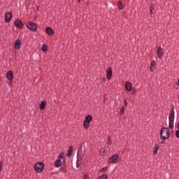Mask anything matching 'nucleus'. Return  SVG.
Returning a JSON list of instances; mask_svg holds the SVG:
<instances>
[{
    "label": "nucleus",
    "instance_id": "f257e3e1",
    "mask_svg": "<svg viewBox=\"0 0 179 179\" xmlns=\"http://www.w3.org/2000/svg\"><path fill=\"white\" fill-rule=\"evenodd\" d=\"M161 138L166 141L170 136V131L168 127H163L160 131Z\"/></svg>",
    "mask_w": 179,
    "mask_h": 179
},
{
    "label": "nucleus",
    "instance_id": "f03ea898",
    "mask_svg": "<svg viewBox=\"0 0 179 179\" xmlns=\"http://www.w3.org/2000/svg\"><path fill=\"white\" fill-rule=\"evenodd\" d=\"M174 116H175V111L173 110H172L171 111V114H169V128L171 129H173L174 126Z\"/></svg>",
    "mask_w": 179,
    "mask_h": 179
},
{
    "label": "nucleus",
    "instance_id": "7ed1b4c3",
    "mask_svg": "<svg viewBox=\"0 0 179 179\" xmlns=\"http://www.w3.org/2000/svg\"><path fill=\"white\" fill-rule=\"evenodd\" d=\"M44 164L42 162H38L34 165V169L37 173H41L43 170Z\"/></svg>",
    "mask_w": 179,
    "mask_h": 179
},
{
    "label": "nucleus",
    "instance_id": "20e7f679",
    "mask_svg": "<svg viewBox=\"0 0 179 179\" xmlns=\"http://www.w3.org/2000/svg\"><path fill=\"white\" fill-rule=\"evenodd\" d=\"M26 26H27V28H28L31 31H36L37 26L34 22H29L27 23Z\"/></svg>",
    "mask_w": 179,
    "mask_h": 179
},
{
    "label": "nucleus",
    "instance_id": "39448f33",
    "mask_svg": "<svg viewBox=\"0 0 179 179\" xmlns=\"http://www.w3.org/2000/svg\"><path fill=\"white\" fill-rule=\"evenodd\" d=\"M118 155L117 154L113 155L108 160V163L117 164L118 162Z\"/></svg>",
    "mask_w": 179,
    "mask_h": 179
},
{
    "label": "nucleus",
    "instance_id": "423d86ee",
    "mask_svg": "<svg viewBox=\"0 0 179 179\" xmlns=\"http://www.w3.org/2000/svg\"><path fill=\"white\" fill-rule=\"evenodd\" d=\"M15 27L18 29H22L23 27V24L22 23V21L20 20H17L14 22Z\"/></svg>",
    "mask_w": 179,
    "mask_h": 179
},
{
    "label": "nucleus",
    "instance_id": "0eeeda50",
    "mask_svg": "<svg viewBox=\"0 0 179 179\" xmlns=\"http://www.w3.org/2000/svg\"><path fill=\"white\" fill-rule=\"evenodd\" d=\"M12 19V14L10 13H6L5 15V20L6 23H9Z\"/></svg>",
    "mask_w": 179,
    "mask_h": 179
},
{
    "label": "nucleus",
    "instance_id": "6e6552de",
    "mask_svg": "<svg viewBox=\"0 0 179 179\" xmlns=\"http://www.w3.org/2000/svg\"><path fill=\"white\" fill-rule=\"evenodd\" d=\"M45 32L49 36H52L54 34V31L50 27H46Z\"/></svg>",
    "mask_w": 179,
    "mask_h": 179
},
{
    "label": "nucleus",
    "instance_id": "1a4fd4ad",
    "mask_svg": "<svg viewBox=\"0 0 179 179\" xmlns=\"http://www.w3.org/2000/svg\"><path fill=\"white\" fill-rule=\"evenodd\" d=\"M157 55L159 58H162L164 56V53H163V49L162 47H158L157 48Z\"/></svg>",
    "mask_w": 179,
    "mask_h": 179
},
{
    "label": "nucleus",
    "instance_id": "9d476101",
    "mask_svg": "<svg viewBox=\"0 0 179 179\" xmlns=\"http://www.w3.org/2000/svg\"><path fill=\"white\" fill-rule=\"evenodd\" d=\"M125 88L127 91L130 92L132 90V84L129 81H127L125 83Z\"/></svg>",
    "mask_w": 179,
    "mask_h": 179
},
{
    "label": "nucleus",
    "instance_id": "9b49d317",
    "mask_svg": "<svg viewBox=\"0 0 179 179\" xmlns=\"http://www.w3.org/2000/svg\"><path fill=\"white\" fill-rule=\"evenodd\" d=\"M106 73H107V78H108V80H110L111 78H112V69H111L110 67H109L107 69Z\"/></svg>",
    "mask_w": 179,
    "mask_h": 179
},
{
    "label": "nucleus",
    "instance_id": "f8f14e48",
    "mask_svg": "<svg viewBox=\"0 0 179 179\" xmlns=\"http://www.w3.org/2000/svg\"><path fill=\"white\" fill-rule=\"evenodd\" d=\"M6 78H8V80H12L13 78V74L11 71H8V73H6Z\"/></svg>",
    "mask_w": 179,
    "mask_h": 179
},
{
    "label": "nucleus",
    "instance_id": "ddd939ff",
    "mask_svg": "<svg viewBox=\"0 0 179 179\" xmlns=\"http://www.w3.org/2000/svg\"><path fill=\"white\" fill-rule=\"evenodd\" d=\"M20 45H21V41L20 39H17L15 43V50L20 49Z\"/></svg>",
    "mask_w": 179,
    "mask_h": 179
},
{
    "label": "nucleus",
    "instance_id": "4468645a",
    "mask_svg": "<svg viewBox=\"0 0 179 179\" xmlns=\"http://www.w3.org/2000/svg\"><path fill=\"white\" fill-rule=\"evenodd\" d=\"M62 166V161L61 159H57L55 161V166L57 167V168H59Z\"/></svg>",
    "mask_w": 179,
    "mask_h": 179
},
{
    "label": "nucleus",
    "instance_id": "2eb2a0df",
    "mask_svg": "<svg viewBox=\"0 0 179 179\" xmlns=\"http://www.w3.org/2000/svg\"><path fill=\"white\" fill-rule=\"evenodd\" d=\"M92 115H88L86 116L85 121L90 123V122H92Z\"/></svg>",
    "mask_w": 179,
    "mask_h": 179
},
{
    "label": "nucleus",
    "instance_id": "dca6fc26",
    "mask_svg": "<svg viewBox=\"0 0 179 179\" xmlns=\"http://www.w3.org/2000/svg\"><path fill=\"white\" fill-rule=\"evenodd\" d=\"M46 106L45 101H42L41 105H40V109L41 110H44Z\"/></svg>",
    "mask_w": 179,
    "mask_h": 179
},
{
    "label": "nucleus",
    "instance_id": "f3484780",
    "mask_svg": "<svg viewBox=\"0 0 179 179\" xmlns=\"http://www.w3.org/2000/svg\"><path fill=\"white\" fill-rule=\"evenodd\" d=\"M83 126H84L85 129H88L90 127V122L85 120L83 122Z\"/></svg>",
    "mask_w": 179,
    "mask_h": 179
},
{
    "label": "nucleus",
    "instance_id": "a211bd4d",
    "mask_svg": "<svg viewBox=\"0 0 179 179\" xmlns=\"http://www.w3.org/2000/svg\"><path fill=\"white\" fill-rule=\"evenodd\" d=\"M155 66V61H152L151 64H150V70H151V71H154Z\"/></svg>",
    "mask_w": 179,
    "mask_h": 179
},
{
    "label": "nucleus",
    "instance_id": "6ab92c4d",
    "mask_svg": "<svg viewBox=\"0 0 179 179\" xmlns=\"http://www.w3.org/2000/svg\"><path fill=\"white\" fill-rule=\"evenodd\" d=\"M73 151V147L70 146L67 152V156L70 157L71 155V152Z\"/></svg>",
    "mask_w": 179,
    "mask_h": 179
},
{
    "label": "nucleus",
    "instance_id": "aec40b11",
    "mask_svg": "<svg viewBox=\"0 0 179 179\" xmlns=\"http://www.w3.org/2000/svg\"><path fill=\"white\" fill-rule=\"evenodd\" d=\"M117 7L119 10H122L123 6L121 1H118L117 3Z\"/></svg>",
    "mask_w": 179,
    "mask_h": 179
},
{
    "label": "nucleus",
    "instance_id": "412c9836",
    "mask_svg": "<svg viewBox=\"0 0 179 179\" xmlns=\"http://www.w3.org/2000/svg\"><path fill=\"white\" fill-rule=\"evenodd\" d=\"M174 87L176 90H179V78H178V82L175 84Z\"/></svg>",
    "mask_w": 179,
    "mask_h": 179
},
{
    "label": "nucleus",
    "instance_id": "4be33fe9",
    "mask_svg": "<svg viewBox=\"0 0 179 179\" xmlns=\"http://www.w3.org/2000/svg\"><path fill=\"white\" fill-rule=\"evenodd\" d=\"M108 176L106 174H103L102 176H99L98 179H106Z\"/></svg>",
    "mask_w": 179,
    "mask_h": 179
},
{
    "label": "nucleus",
    "instance_id": "5701e85b",
    "mask_svg": "<svg viewBox=\"0 0 179 179\" xmlns=\"http://www.w3.org/2000/svg\"><path fill=\"white\" fill-rule=\"evenodd\" d=\"M42 50H43V52H46V51L48 50V47H47V45H43V46H42Z\"/></svg>",
    "mask_w": 179,
    "mask_h": 179
},
{
    "label": "nucleus",
    "instance_id": "b1692460",
    "mask_svg": "<svg viewBox=\"0 0 179 179\" xmlns=\"http://www.w3.org/2000/svg\"><path fill=\"white\" fill-rule=\"evenodd\" d=\"M106 152V149H104V148L100 149V153L101 155H104Z\"/></svg>",
    "mask_w": 179,
    "mask_h": 179
},
{
    "label": "nucleus",
    "instance_id": "393cba45",
    "mask_svg": "<svg viewBox=\"0 0 179 179\" xmlns=\"http://www.w3.org/2000/svg\"><path fill=\"white\" fill-rule=\"evenodd\" d=\"M158 150H159L158 146L154 147V155H157V152Z\"/></svg>",
    "mask_w": 179,
    "mask_h": 179
},
{
    "label": "nucleus",
    "instance_id": "a878e982",
    "mask_svg": "<svg viewBox=\"0 0 179 179\" xmlns=\"http://www.w3.org/2000/svg\"><path fill=\"white\" fill-rule=\"evenodd\" d=\"M124 107L122 106V107L121 108V110H120V115H124Z\"/></svg>",
    "mask_w": 179,
    "mask_h": 179
},
{
    "label": "nucleus",
    "instance_id": "bb28decb",
    "mask_svg": "<svg viewBox=\"0 0 179 179\" xmlns=\"http://www.w3.org/2000/svg\"><path fill=\"white\" fill-rule=\"evenodd\" d=\"M107 169H108L107 167H103V168L101 169V172L106 171Z\"/></svg>",
    "mask_w": 179,
    "mask_h": 179
},
{
    "label": "nucleus",
    "instance_id": "cd10ccee",
    "mask_svg": "<svg viewBox=\"0 0 179 179\" xmlns=\"http://www.w3.org/2000/svg\"><path fill=\"white\" fill-rule=\"evenodd\" d=\"M83 179H89L88 175H87V174H85V175L83 176Z\"/></svg>",
    "mask_w": 179,
    "mask_h": 179
},
{
    "label": "nucleus",
    "instance_id": "c85d7f7f",
    "mask_svg": "<svg viewBox=\"0 0 179 179\" xmlns=\"http://www.w3.org/2000/svg\"><path fill=\"white\" fill-rule=\"evenodd\" d=\"M153 10H154V7L153 6H150V13L151 14L153 13Z\"/></svg>",
    "mask_w": 179,
    "mask_h": 179
},
{
    "label": "nucleus",
    "instance_id": "c756f323",
    "mask_svg": "<svg viewBox=\"0 0 179 179\" xmlns=\"http://www.w3.org/2000/svg\"><path fill=\"white\" fill-rule=\"evenodd\" d=\"M176 134L177 138H179V129H178V130L176 131Z\"/></svg>",
    "mask_w": 179,
    "mask_h": 179
},
{
    "label": "nucleus",
    "instance_id": "7c9ffc66",
    "mask_svg": "<svg viewBox=\"0 0 179 179\" xmlns=\"http://www.w3.org/2000/svg\"><path fill=\"white\" fill-rule=\"evenodd\" d=\"M108 145H110V144H111V141H110V137H108Z\"/></svg>",
    "mask_w": 179,
    "mask_h": 179
},
{
    "label": "nucleus",
    "instance_id": "2f4dec72",
    "mask_svg": "<svg viewBox=\"0 0 179 179\" xmlns=\"http://www.w3.org/2000/svg\"><path fill=\"white\" fill-rule=\"evenodd\" d=\"M136 94V90H132V94Z\"/></svg>",
    "mask_w": 179,
    "mask_h": 179
},
{
    "label": "nucleus",
    "instance_id": "473e14b6",
    "mask_svg": "<svg viewBox=\"0 0 179 179\" xmlns=\"http://www.w3.org/2000/svg\"><path fill=\"white\" fill-rule=\"evenodd\" d=\"M124 105H125V106H127V103L126 100L124 101Z\"/></svg>",
    "mask_w": 179,
    "mask_h": 179
},
{
    "label": "nucleus",
    "instance_id": "72a5a7b5",
    "mask_svg": "<svg viewBox=\"0 0 179 179\" xmlns=\"http://www.w3.org/2000/svg\"><path fill=\"white\" fill-rule=\"evenodd\" d=\"M59 157H60V158H63V154H60V155H59Z\"/></svg>",
    "mask_w": 179,
    "mask_h": 179
},
{
    "label": "nucleus",
    "instance_id": "f704fd0d",
    "mask_svg": "<svg viewBox=\"0 0 179 179\" xmlns=\"http://www.w3.org/2000/svg\"><path fill=\"white\" fill-rule=\"evenodd\" d=\"M177 127H178V130H179V122H178V123Z\"/></svg>",
    "mask_w": 179,
    "mask_h": 179
},
{
    "label": "nucleus",
    "instance_id": "c9c22d12",
    "mask_svg": "<svg viewBox=\"0 0 179 179\" xmlns=\"http://www.w3.org/2000/svg\"><path fill=\"white\" fill-rule=\"evenodd\" d=\"M2 164H3V163H2V162L1 161V162H0V166H1V167H2Z\"/></svg>",
    "mask_w": 179,
    "mask_h": 179
},
{
    "label": "nucleus",
    "instance_id": "e433bc0d",
    "mask_svg": "<svg viewBox=\"0 0 179 179\" xmlns=\"http://www.w3.org/2000/svg\"><path fill=\"white\" fill-rule=\"evenodd\" d=\"M80 152V150L79 149L78 152V155H79Z\"/></svg>",
    "mask_w": 179,
    "mask_h": 179
},
{
    "label": "nucleus",
    "instance_id": "4c0bfd02",
    "mask_svg": "<svg viewBox=\"0 0 179 179\" xmlns=\"http://www.w3.org/2000/svg\"><path fill=\"white\" fill-rule=\"evenodd\" d=\"M1 169H2V166H0V171H1Z\"/></svg>",
    "mask_w": 179,
    "mask_h": 179
},
{
    "label": "nucleus",
    "instance_id": "58836bf2",
    "mask_svg": "<svg viewBox=\"0 0 179 179\" xmlns=\"http://www.w3.org/2000/svg\"><path fill=\"white\" fill-rule=\"evenodd\" d=\"M78 3H80V0H78Z\"/></svg>",
    "mask_w": 179,
    "mask_h": 179
},
{
    "label": "nucleus",
    "instance_id": "ea45409f",
    "mask_svg": "<svg viewBox=\"0 0 179 179\" xmlns=\"http://www.w3.org/2000/svg\"><path fill=\"white\" fill-rule=\"evenodd\" d=\"M85 155V152L83 154V155Z\"/></svg>",
    "mask_w": 179,
    "mask_h": 179
},
{
    "label": "nucleus",
    "instance_id": "a19ab883",
    "mask_svg": "<svg viewBox=\"0 0 179 179\" xmlns=\"http://www.w3.org/2000/svg\"><path fill=\"white\" fill-rule=\"evenodd\" d=\"M178 99H179V96H178Z\"/></svg>",
    "mask_w": 179,
    "mask_h": 179
}]
</instances>
